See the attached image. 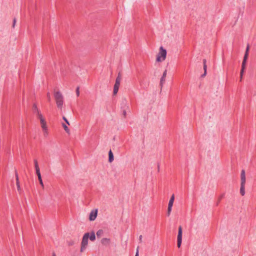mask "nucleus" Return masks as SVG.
<instances>
[{
	"instance_id": "1",
	"label": "nucleus",
	"mask_w": 256,
	"mask_h": 256,
	"mask_svg": "<svg viewBox=\"0 0 256 256\" xmlns=\"http://www.w3.org/2000/svg\"><path fill=\"white\" fill-rule=\"evenodd\" d=\"M34 107L36 111L37 117L40 120V126L42 128L44 134V136H46L48 134V127L46 118L41 113V112L38 109L36 105H34Z\"/></svg>"
},
{
	"instance_id": "2",
	"label": "nucleus",
	"mask_w": 256,
	"mask_h": 256,
	"mask_svg": "<svg viewBox=\"0 0 256 256\" xmlns=\"http://www.w3.org/2000/svg\"><path fill=\"white\" fill-rule=\"evenodd\" d=\"M54 97L58 108L62 110L64 105V96L60 92H56L54 94Z\"/></svg>"
},
{
	"instance_id": "3",
	"label": "nucleus",
	"mask_w": 256,
	"mask_h": 256,
	"mask_svg": "<svg viewBox=\"0 0 256 256\" xmlns=\"http://www.w3.org/2000/svg\"><path fill=\"white\" fill-rule=\"evenodd\" d=\"M167 52L162 46H160L159 48L158 52L156 56V62H162L165 60L166 58Z\"/></svg>"
},
{
	"instance_id": "4",
	"label": "nucleus",
	"mask_w": 256,
	"mask_h": 256,
	"mask_svg": "<svg viewBox=\"0 0 256 256\" xmlns=\"http://www.w3.org/2000/svg\"><path fill=\"white\" fill-rule=\"evenodd\" d=\"M249 48H250L249 46H248L247 48H246V52H245V54H244V56L243 61H242V69H241V70H240V81H242V80L243 74H244V70H245L246 67V60H248V56Z\"/></svg>"
},
{
	"instance_id": "5",
	"label": "nucleus",
	"mask_w": 256,
	"mask_h": 256,
	"mask_svg": "<svg viewBox=\"0 0 256 256\" xmlns=\"http://www.w3.org/2000/svg\"><path fill=\"white\" fill-rule=\"evenodd\" d=\"M89 238V233H86L82 238V241L80 244V252H85L86 247L88 245V240Z\"/></svg>"
},
{
	"instance_id": "6",
	"label": "nucleus",
	"mask_w": 256,
	"mask_h": 256,
	"mask_svg": "<svg viewBox=\"0 0 256 256\" xmlns=\"http://www.w3.org/2000/svg\"><path fill=\"white\" fill-rule=\"evenodd\" d=\"M34 165H35V168L36 170V173L38 177V179L40 182V184L41 185L42 187V188H44V185L42 180L41 174L40 173V168L38 166V162L36 160H34Z\"/></svg>"
},
{
	"instance_id": "7",
	"label": "nucleus",
	"mask_w": 256,
	"mask_h": 256,
	"mask_svg": "<svg viewBox=\"0 0 256 256\" xmlns=\"http://www.w3.org/2000/svg\"><path fill=\"white\" fill-rule=\"evenodd\" d=\"M121 76L119 74L118 77L116 78V82L114 88V94H116L118 92V88L120 85V82L121 81Z\"/></svg>"
},
{
	"instance_id": "8",
	"label": "nucleus",
	"mask_w": 256,
	"mask_h": 256,
	"mask_svg": "<svg viewBox=\"0 0 256 256\" xmlns=\"http://www.w3.org/2000/svg\"><path fill=\"white\" fill-rule=\"evenodd\" d=\"M174 195L173 194L170 197V198L169 200L168 204V211H167V214L168 216H169L172 210V207L174 202Z\"/></svg>"
},
{
	"instance_id": "9",
	"label": "nucleus",
	"mask_w": 256,
	"mask_h": 256,
	"mask_svg": "<svg viewBox=\"0 0 256 256\" xmlns=\"http://www.w3.org/2000/svg\"><path fill=\"white\" fill-rule=\"evenodd\" d=\"M182 230L181 226L178 228V234L177 237L178 247L180 248L182 242Z\"/></svg>"
},
{
	"instance_id": "10",
	"label": "nucleus",
	"mask_w": 256,
	"mask_h": 256,
	"mask_svg": "<svg viewBox=\"0 0 256 256\" xmlns=\"http://www.w3.org/2000/svg\"><path fill=\"white\" fill-rule=\"evenodd\" d=\"M98 215V210H95L91 211L89 216V220L91 221L94 220Z\"/></svg>"
},
{
	"instance_id": "11",
	"label": "nucleus",
	"mask_w": 256,
	"mask_h": 256,
	"mask_svg": "<svg viewBox=\"0 0 256 256\" xmlns=\"http://www.w3.org/2000/svg\"><path fill=\"white\" fill-rule=\"evenodd\" d=\"M166 74H167V70H166L164 72L160 80V85L162 87V86L164 84L165 82Z\"/></svg>"
},
{
	"instance_id": "12",
	"label": "nucleus",
	"mask_w": 256,
	"mask_h": 256,
	"mask_svg": "<svg viewBox=\"0 0 256 256\" xmlns=\"http://www.w3.org/2000/svg\"><path fill=\"white\" fill-rule=\"evenodd\" d=\"M100 242H101L102 244H103L104 246H108L110 244V240L108 238H102Z\"/></svg>"
},
{
	"instance_id": "13",
	"label": "nucleus",
	"mask_w": 256,
	"mask_h": 256,
	"mask_svg": "<svg viewBox=\"0 0 256 256\" xmlns=\"http://www.w3.org/2000/svg\"><path fill=\"white\" fill-rule=\"evenodd\" d=\"M114 155L111 150L108 152V162H112L114 160Z\"/></svg>"
},
{
	"instance_id": "14",
	"label": "nucleus",
	"mask_w": 256,
	"mask_h": 256,
	"mask_svg": "<svg viewBox=\"0 0 256 256\" xmlns=\"http://www.w3.org/2000/svg\"><path fill=\"white\" fill-rule=\"evenodd\" d=\"M16 184L17 186V188L18 191H20V182H19V180H18V175L17 174H16Z\"/></svg>"
},
{
	"instance_id": "15",
	"label": "nucleus",
	"mask_w": 256,
	"mask_h": 256,
	"mask_svg": "<svg viewBox=\"0 0 256 256\" xmlns=\"http://www.w3.org/2000/svg\"><path fill=\"white\" fill-rule=\"evenodd\" d=\"M62 126L64 129V130L66 131V132L68 134H69L70 132V129L68 128V126L64 123L62 124Z\"/></svg>"
},
{
	"instance_id": "16",
	"label": "nucleus",
	"mask_w": 256,
	"mask_h": 256,
	"mask_svg": "<svg viewBox=\"0 0 256 256\" xmlns=\"http://www.w3.org/2000/svg\"><path fill=\"white\" fill-rule=\"evenodd\" d=\"M240 193L242 196L244 195V194H245L244 186L240 185Z\"/></svg>"
},
{
	"instance_id": "17",
	"label": "nucleus",
	"mask_w": 256,
	"mask_h": 256,
	"mask_svg": "<svg viewBox=\"0 0 256 256\" xmlns=\"http://www.w3.org/2000/svg\"><path fill=\"white\" fill-rule=\"evenodd\" d=\"M104 232H103V230H99L97 232H96V236L98 238H100L101 236L102 235Z\"/></svg>"
},
{
	"instance_id": "18",
	"label": "nucleus",
	"mask_w": 256,
	"mask_h": 256,
	"mask_svg": "<svg viewBox=\"0 0 256 256\" xmlns=\"http://www.w3.org/2000/svg\"><path fill=\"white\" fill-rule=\"evenodd\" d=\"M89 238H90V240L94 241L96 240V236H95L94 233V232H92V233L90 236H89Z\"/></svg>"
},
{
	"instance_id": "19",
	"label": "nucleus",
	"mask_w": 256,
	"mask_h": 256,
	"mask_svg": "<svg viewBox=\"0 0 256 256\" xmlns=\"http://www.w3.org/2000/svg\"><path fill=\"white\" fill-rule=\"evenodd\" d=\"M246 178V177L240 178V185L245 186Z\"/></svg>"
},
{
	"instance_id": "20",
	"label": "nucleus",
	"mask_w": 256,
	"mask_h": 256,
	"mask_svg": "<svg viewBox=\"0 0 256 256\" xmlns=\"http://www.w3.org/2000/svg\"><path fill=\"white\" fill-rule=\"evenodd\" d=\"M206 68H207L206 64H204V74L202 75V76H205L206 74Z\"/></svg>"
},
{
	"instance_id": "21",
	"label": "nucleus",
	"mask_w": 256,
	"mask_h": 256,
	"mask_svg": "<svg viewBox=\"0 0 256 256\" xmlns=\"http://www.w3.org/2000/svg\"><path fill=\"white\" fill-rule=\"evenodd\" d=\"M246 177V174L244 170H242L240 174V178Z\"/></svg>"
},
{
	"instance_id": "22",
	"label": "nucleus",
	"mask_w": 256,
	"mask_h": 256,
	"mask_svg": "<svg viewBox=\"0 0 256 256\" xmlns=\"http://www.w3.org/2000/svg\"><path fill=\"white\" fill-rule=\"evenodd\" d=\"M62 119L65 121V122L68 124V125H70V124L69 122L68 121V120H67V118L65 117V116H63L62 117Z\"/></svg>"
},
{
	"instance_id": "23",
	"label": "nucleus",
	"mask_w": 256,
	"mask_h": 256,
	"mask_svg": "<svg viewBox=\"0 0 256 256\" xmlns=\"http://www.w3.org/2000/svg\"><path fill=\"white\" fill-rule=\"evenodd\" d=\"M47 96H48V100H50V93L47 94Z\"/></svg>"
},
{
	"instance_id": "24",
	"label": "nucleus",
	"mask_w": 256,
	"mask_h": 256,
	"mask_svg": "<svg viewBox=\"0 0 256 256\" xmlns=\"http://www.w3.org/2000/svg\"><path fill=\"white\" fill-rule=\"evenodd\" d=\"M139 256L138 255V248H137L136 250V256Z\"/></svg>"
},
{
	"instance_id": "25",
	"label": "nucleus",
	"mask_w": 256,
	"mask_h": 256,
	"mask_svg": "<svg viewBox=\"0 0 256 256\" xmlns=\"http://www.w3.org/2000/svg\"><path fill=\"white\" fill-rule=\"evenodd\" d=\"M79 90H78V88H77L76 89V94H77V96H79Z\"/></svg>"
},
{
	"instance_id": "26",
	"label": "nucleus",
	"mask_w": 256,
	"mask_h": 256,
	"mask_svg": "<svg viewBox=\"0 0 256 256\" xmlns=\"http://www.w3.org/2000/svg\"><path fill=\"white\" fill-rule=\"evenodd\" d=\"M16 20L14 19V23H13V26H13V27H14V26L15 24H16Z\"/></svg>"
},
{
	"instance_id": "27",
	"label": "nucleus",
	"mask_w": 256,
	"mask_h": 256,
	"mask_svg": "<svg viewBox=\"0 0 256 256\" xmlns=\"http://www.w3.org/2000/svg\"><path fill=\"white\" fill-rule=\"evenodd\" d=\"M206 59L203 60V64H206Z\"/></svg>"
},
{
	"instance_id": "28",
	"label": "nucleus",
	"mask_w": 256,
	"mask_h": 256,
	"mask_svg": "<svg viewBox=\"0 0 256 256\" xmlns=\"http://www.w3.org/2000/svg\"><path fill=\"white\" fill-rule=\"evenodd\" d=\"M123 114H124V116H126V111H124V112H123Z\"/></svg>"
},
{
	"instance_id": "29",
	"label": "nucleus",
	"mask_w": 256,
	"mask_h": 256,
	"mask_svg": "<svg viewBox=\"0 0 256 256\" xmlns=\"http://www.w3.org/2000/svg\"><path fill=\"white\" fill-rule=\"evenodd\" d=\"M142 236H140V240H142Z\"/></svg>"
},
{
	"instance_id": "30",
	"label": "nucleus",
	"mask_w": 256,
	"mask_h": 256,
	"mask_svg": "<svg viewBox=\"0 0 256 256\" xmlns=\"http://www.w3.org/2000/svg\"><path fill=\"white\" fill-rule=\"evenodd\" d=\"M52 256H56V254L54 253L52 254Z\"/></svg>"
}]
</instances>
